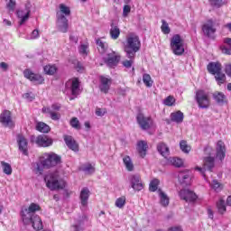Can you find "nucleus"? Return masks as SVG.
I'll use <instances>...</instances> for the list:
<instances>
[{"mask_svg":"<svg viewBox=\"0 0 231 231\" xmlns=\"http://www.w3.org/2000/svg\"><path fill=\"white\" fill-rule=\"evenodd\" d=\"M0 123L2 125H4V127H9V129L14 127L15 124L12 119V112H10V110L3 111V113L0 115Z\"/></svg>","mask_w":231,"mask_h":231,"instance_id":"nucleus-11","label":"nucleus"},{"mask_svg":"<svg viewBox=\"0 0 231 231\" xmlns=\"http://www.w3.org/2000/svg\"><path fill=\"white\" fill-rule=\"evenodd\" d=\"M70 125L74 129H80V121H79V118L72 117L70 120Z\"/></svg>","mask_w":231,"mask_h":231,"instance_id":"nucleus-53","label":"nucleus"},{"mask_svg":"<svg viewBox=\"0 0 231 231\" xmlns=\"http://www.w3.org/2000/svg\"><path fill=\"white\" fill-rule=\"evenodd\" d=\"M143 82L146 88H152V79H151V75L143 74Z\"/></svg>","mask_w":231,"mask_h":231,"instance_id":"nucleus-42","label":"nucleus"},{"mask_svg":"<svg viewBox=\"0 0 231 231\" xmlns=\"http://www.w3.org/2000/svg\"><path fill=\"white\" fill-rule=\"evenodd\" d=\"M180 150L182 151V152H186V153L190 152V146H189V144H187V141L181 140L180 142Z\"/></svg>","mask_w":231,"mask_h":231,"instance_id":"nucleus-46","label":"nucleus"},{"mask_svg":"<svg viewBox=\"0 0 231 231\" xmlns=\"http://www.w3.org/2000/svg\"><path fill=\"white\" fill-rule=\"evenodd\" d=\"M63 140L67 145L70 149V151H74V152H79V143L73 138L71 135H63Z\"/></svg>","mask_w":231,"mask_h":231,"instance_id":"nucleus-18","label":"nucleus"},{"mask_svg":"<svg viewBox=\"0 0 231 231\" xmlns=\"http://www.w3.org/2000/svg\"><path fill=\"white\" fill-rule=\"evenodd\" d=\"M180 199L186 201V203H194L198 199V195L190 189H180L179 192Z\"/></svg>","mask_w":231,"mask_h":231,"instance_id":"nucleus-14","label":"nucleus"},{"mask_svg":"<svg viewBox=\"0 0 231 231\" xmlns=\"http://www.w3.org/2000/svg\"><path fill=\"white\" fill-rule=\"evenodd\" d=\"M217 158L222 162L225 160V156H226V148L225 147V143L223 141H218L217 143Z\"/></svg>","mask_w":231,"mask_h":231,"instance_id":"nucleus-21","label":"nucleus"},{"mask_svg":"<svg viewBox=\"0 0 231 231\" xmlns=\"http://www.w3.org/2000/svg\"><path fill=\"white\" fill-rule=\"evenodd\" d=\"M174 102H176L174 97L169 96L164 99V106H168V107H171L174 106Z\"/></svg>","mask_w":231,"mask_h":231,"instance_id":"nucleus-50","label":"nucleus"},{"mask_svg":"<svg viewBox=\"0 0 231 231\" xmlns=\"http://www.w3.org/2000/svg\"><path fill=\"white\" fill-rule=\"evenodd\" d=\"M111 88V79L101 76L100 77V85L99 89L102 93L107 94L109 93V89Z\"/></svg>","mask_w":231,"mask_h":231,"instance_id":"nucleus-20","label":"nucleus"},{"mask_svg":"<svg viewBox=\"0 0 231 231\" xmlns=\"http://www.w3.org/2000/svg\"><path fill=\"white\" fill-rule=\"evenodd\" d=\"M110 26V37L114 41H116V39L120 37V28L117 25H115V23L113 22L111 23Z\"/></svg>","mask_w":231,"mask_h":231,"instance_id":"nucleus-29","label":"nucleus"},{"mask_svg":"<svg viewBox=\"0 0 231 231\" xmlns=\"http://www.w3.org/2000/svg\"><path fill=\"white\" fill-rule=\"evenodd\" d=\"M157 151L164 158H167V156H169V148L167 147V144H165L164 143H161L157 145Z\"/></svg>","mask_w":231,"mask_h":231,"instance_id":"nucleus-34","label":"nucleus"},{"mask_svg":"<svg viewBox=\"0 0 231 231\" xmlns=\"http://www.w3.org/2000/svg\"><path fill=\"white\" fill-rule=\"evenodd\" d=\"M79 198L82 207H86L88 205V199H89V189L83 188L81 189Z\"/></svg>","mask_w":231,"mask_h":231,"instance_id":"nucleus-27","label":"nucleus"},{"mask_svg":"<svg viewBox=\"0 0 231 231\" xmlns=\"http://www.w3.org/2000/svg\"><path fill=\"white\" fill-rule=\"evenodd\" d=\"M6 6L10 12H14V10H15V1L9 0V2L6 4Z\"/></svg>","mask_w":231,"mask_h":231,"instance_id":"nucleus-56","label":"nucleus"},{"mask_svg":"<svg viewBox=\"0 0 231 231\" xmlns=\"http://www.w3.org/2000/svg\"><path fill=\"white\" fill-rule=\"evenodd\" d=\"M226 45L220 46V50L224 55H231V38H226L224 40Z\"/></svg>","mask_w":231,"mask_h":231,"instance_id":"nucleus-28","label":"nucleus"},{"mask_svg":"<svg viewBox=\"0 0 231 231\" xmlns=\"http://www.w3.org/2000/svg\"><path fill=\"white\" fill-rule=\"evenodd\" d=\"M23 75L25 79H28L33 84H36V85L44 84V77H42L40 74L33 73L32 70H30V69H26L23 71Z\"/></svg>","mask_w":231,"mask_h":231,"instance_id":"nucleus-12","label":"nucleus"},{"mask_svg":"<svg viewBox=\"0 0 231 231\" xmlns=\"http://www.w3.org/2000/svg\"><path fill=\"white\" fill-rule=\"evenodd\" d=\"M28 40L39 39V30L35 29L32 32L30 37H27Z\"/></svg>","mask_w":231,"mask_h":231,"instance_id":"nucleus-55","label":"nucleus"},{"mask_svg":"<svg viewBox=\"0 0 231 231\" xmlns=\"http://www.w3.org/2000/svg\"><path fill=\"white\" fill-rule=\"evenodd\" d=\"M51 129L50 125L44 122H38L36 124V131H39V133H48Z\"/></svg>","mask_w":231,"mask_h":231,"instance_id":"nucleus-36","label":"nucleus"},{"mask_svg":"<svg viewBox=\"0 0 231 231\" xmlns=\"http://www.w3.org/2000/svg\"><path fill=\"white\" fill-rule=\"evenodd\" d=\"M142 43L140 38L136 35H130L126 39V44L125 45V51L128 59H134L137 51H140Z\"/></svg>","mask_w":231,"mask_h":231,"instance_id":"nucleus-1","label":"nucleus"},{"mask_svg":"<svg viewBox=\"0 0 231 231\" xmlns=\"http://www.w3.org/2000/svg\"><path fill=\"white\" fill-rule=\"evenodd\" d=\"M44 169H45L44 166H42L41 162H38L36 164V171L40 172V174H42V172L44 171Z\"/></svg>","mask_w":231,"mask_h":231,"instance_id":"nucleus-62","label":"nucleus"},{"mask_svg":"<svg viewBox=\"0 0 231 231\" xmlns=\"http://www.w3.org/2000/svg\"><path fill=\"white\" fill-rule=\"evenodd\" d=\"M79 91H80V82L76 79L72 81L71 94L73 97H77L79 95Z\"/></svg>","mask_w":231,"mask_h":231,"instance_id":"nucleus-35","label":"nucleus"},{"mask_svg":"<svg viewBox=\"0 0 231 231\" xmlns=\"http://www.w3.org/2000/svg\"><path fill=\"white\" fill-rule=\"evenodd\" d=\"M215 80L217 82L218 86H221V84H225V82H226V76L221 70L215 74Z\"/></svg>","mask_w":231,"mask_h":231,"instance_id":"nucleus-38","label":"nucleus"},{"mask_svg":"<svg viewBox=\"0 0 231 231\" xmlns=\"http://www.w3.org/2000/svg\"><path fill=\"white\" fill-rule=\"evenodd\" d=\"M79 52L82 53L83 55H88V46L82 44L79 48Z\"/></svg>","mask_w":231,"mask_h":231,"instance_id":"nucleus-61","label":"nucleus"},{"mask_svg":"<svg viewBox=\"0 0 231 231\" xmlns=\"http://www.w3.org/2000/svg\"><path fill=\"white\" fill-rule=\"evenodd\" d=\"M60 12L61 14V15H71V10L69 9V7L66 6V5L64 4H60Z\"/></svg>","mask_w":231,"mask_h":231,"instance_id":"nucleus-43","label":"nucleus"},{"mask_svg":"<svg viewBox=\"0 0 231 231\" xmlns=\"http://www.w3.org/2000/svg\"><path fill=\"white\" fill-rule=\"evenodd\" d=\"M41 163L42 167L51 169V167H56V165L62 163V157L53 152L44 153V159L41 158Z\"/></svg>","mask_w":231,"mask_h":231,"instance_id":"nucleus-5","label":"nucleus"},{"mask_svg":"<svg viewBox=\"0 0 231 231\" xmlns=\"http://www.w3.org/2000/svg\"><path fill=\"white\" fill-rule=\"evenodd\" d=\"M131 14V5H125L123 8V17H127Z\"/></svg>","mask_w":231,"mask_h":231,"instance_id":"nucleus-54","label":"nucleus"},{"mask_svg":"<svg viewBox=\"0 0 231 231\" xmlns=\"http://www.w3.org/2000/svg\"><path fill=\"white\" fill-rule=\"evenodd\" d=\"M225 71L227 77L231 78V64L226 66Z\"/></svg>","mask_w":231,"mask_h":231,"instance_id":"nucleus-63","label":"nucleus"},{"mask_svg":"<svg viewBox=\"0 0 231 231\" xmlns=\"http://www.w3.org/2000/svg\"><path fill=\"white\" fill-rule=\"evenodd\" d=\"M137 124L140 125L143 131H147L151 129V125H152V118L151 116H145L143 114L139 113L136 116Z\"/></svg>","mask_w":231,"mask_h":231,"instance_id":"nucleus-10","label":"nucleus"},{"mask_svg":"<svg viewBox=\"0 0 231 231\" xmlns=\"http://www.w3.org/2000/svg\"><path fill=\"white\" fill-rule=\"evenodd\" d=\"M195 100L200 109H208L210 107V97L208 92L203 89L196 91Z\"/></svg>","mask_w":231,"mask_h":231,"instance_id":"nucleus-6","label":"nucleus"},{"mask_svg":"<svg viewBox=\"0 0 231 231\" xmlns=\"http://www.w3.org/2000/svg\"><path fill=\"white\" fill-rule=\"evenodd\" d=\"M17 17L21 19L19 22L20 26H23L24 24V22L30 18V9H27V12L24 13V11H17Z\"/></svg>","mask_w":231,"mask_h":231,"instance_id":"nucleus-33","label":"nucleus"},{"mask_svg":"<svg viewBox=\"0 0 231 231\" xmlns=\"http://www.w3.org/2000/svg\"><path fill=\"white\" fill-rule=\"evenodd\" d=\"M222 69H223V66L218 61L217 62L211 61L208 65V71L211 75H216L217 73H219L220 71H222Z\"/></svg>","mask_w":231,"mask_h":231,"instance_id":"nucleus-22","label":"nucleus"},{"mask_svg":"<svg viewBox=\"0 0 231 231\" xmlns=\"http://www.w3.org/2000/svg\"><path fill=\"white\" fill-rule=\"evenodd\" d=\"M44 181L50 190H62V189L66 187V181L62 179H59V172L57 171L45 175Z\"/></svg>","mask_w":231,"mask_h":231,"instance_id":"nucleus-2","label":"nucleus"},{"mask_svg":"<svg viewBox=\"0 0 231 231\" xmlns=\"http://www.w3.org/2000/svg\"><path fill=\"white\" fill-rule=\"evenodd\" d=\"M125 206V197L118 198L116 200V207H117V208H124Z\"/></svg>","mask_w":231,"mask_h":231,"instance_id":"nucleus-51","label":"nucleus"},{"mask_svg":"<svg viewBox=\"0 0 231 231\" xmlns=\"http://www.w3.org/2000/svg\"><path fill=\"white\" fill-rule=\"evenodd\" d=\"M1 165H2L4 174H6L7 176L12 175L13 170H12V165H10V163L5 162L4 161H2Z\"/></svg>","mask_w":231,"mask_h":231,"instance_id":"nucleus-39","label":"nucleus"},{"mask_svg":"<svg viewBox=\"0 0 231 231\" xmlns=\"http://www.w3.org/2000/svg\"><path fill=\"white\" fill-rule=\"evenodd\" d=\"M105 62L109 68H115V66H118V62H120V56L108 54V57L105 59Z\"/></svg>","mask_w":231,"mask_h":231,"instance_id":"nucleus-23","label":"nucleus"},{"mask_svg":"<svg viewBox=\"0 0 231 231\" xmlns=\"http://www.w3.org/2000/svg\"><path fill=\"white\" fill-rule=\"evenodd\" d=\"M39 210H41V206L37 203H31L28 208H22L21 217L23 225L32 223V218L35 217V216H39L35 214V212H39Z\"/></svg>","mask_w":231,"mask_h":231,"instance_id":"nucleus-3","label":"nucleus"},{"mask_svg":"<svg viewBox=\"0 0 231 231\" xmlns=\"http://www.w3.org/2000/svg\"><path fill=\"white\" fill-rule=\"evenodd\" d=\"M18 143V149L24 156H28V140L24 138V135L19 134L16 136Z\"/></svg>","mask_w":231,"mask_h":231,"instance_id":"nucleus-17","label":"nucleus"},{"mask_svg":"<svg viewBox=\"0 0 231 231\" xmlns=\"http://www.w3.org/2000/svg\"><path fill=\"white\" fill-rule=\"evenodd\" d=\"M43 70L46 75H55L57 73V67L55 65H46Z\"/></svg>","mask_w":231,"mask_h":231,"instance_id":"nucleus-40","label":"nucleus"},{"mask_svg":"<svg viewBox=\"0 0 231 231\" xmlns=\"http://www.w3.org/2000/svg\"><path fill=\"white\" fill-rule=\"evenodd\" d=\"M192 171L190 170H183L179 171L178 180L179 183L182 185V187H189L192 185Z\"/></svg>","mask_w":231,"mask_h":231,"instance_id":"nucleus-8","label":"nucleus"},{"mask_svg":"<svg viewBox=\"0 0 231 231\" xmlns=\"http://www.w3.org/2000/svg\"><path fill=\"white\" fill-rule=\"evenodd\" d=\"M128 181L132 189L137 192L143 189V184L142 183V178L138 174H132L128 177Z\"/></svg>","mask_w":231,"mask_h":231,"instance_id":"nucleus-13","label":"nucleus"},{"mask_svg":"<svg viewBox=\"0 0 231 231\" xmlns=\"http://www.w3.org/2000/svg\"><path fill=\"white\" fill-rule=\"evenodd\" d=\"M183 113L181 111L173 112L171 114V122H176V124H181L183 122Z\"/></svg>","mask_w":231,"mask_h":231,"instance_id":"nucleus-30","label":"nucleus"},{"mask_svg":"<svg viewBox=\"0 0 231 231\" xmlns=\"http://www.w3.org/2000/svg\"><path fill=\"white\" fill-rule=\"evenodd\" d=\"M157 192L159 194V198L161 199V205L162 207H169V197L167 196V194H165V192H163L162 189H159Z\"/></svg>","mask_w":231,"mask_h":231,"instance_id":"nucleus-31","label":"nucleus"},{"mask_svg":"<svg viewBox=\"0 0 231 231\" xmlns=\"http://www.w3.org/2000/svg\"><path fill=\"white\" fill-rule=\"evenodd\" d=\"M216 166V159L208 156L204 159V169L212 172V169Z\"/></svg>","mask_w":231,"mask_h":231,"instance_id":"nucleus-25","label":"nucleus"},{"mask_svg":"<svg viewBox=\"0 0 231 231\" xmlns=\"http://www.w3.org/2000/svg\"><path fill=\"white\" fill-rule=\"evenodd\" d=\"M137 151L141 158H145V154H147V142L139 141L137 143Z\"/></svg>","mask_w":231,"mask_h":231,"instance_id":"nucleus-26","label":"nucleus"},{"mask_svg":"<svg viewBox=\"0 0 231 231\" xmlns=\"http://www.w3.org/2000/svg\"><path fill=\"white\" fill-rule=\"evenodd\" d=\"M123 162L129 172H133V171H134V164H133V161L129 155H125L123 158Z\"/></svg>","mask_w":231,"mask_h":231,"instance_id":"nucleus-32","label":"nucleus"},{"mask_svg":"<svg viewBox=\"0 0 231 231\" xmlns=\"http://www.w3.org/2000/svg\"><path fill=\"white\" fill-rule=\"evenodd\" d=\"M169 162L173 164L174 167H183V160L178 157H171Z\"/></svg>","mask_w":231,"mask_h":231,"instance_id":"nucleus-41","label":"nucleus"},{"mask_svg":"<svg viewBox=\"0 0 231 231\" xmlns=\"http://www.w3.org/2000/svg\"><path fill=\"white\" fill-rule=\"evenodd\" d=\"M23 97H25L26 100H29L30 102H32V100H35V96H33V94L32 93L23 94Z\"/></svg>","mask_w":231,"mask_h":231,"instance_id":"nucleus-59","label":"nucleus"},{"mask_svg":"<svg viewBox=\"0 0 231 231\" xmlns=\"http://www.w3.org/2000/svg\"><path fill=\"white\" fill-rule=\"evenodd\" d=\"M212 187L215 190H221V183H219L217 180L212 181Z\"/></svg>","mask_w":231,"mask_h":231,"instance_id":"nucleus-57","label":"nucleus"},{"mask_svg":"<svg viewBox=\"0 0 231 231\" xmlns=\"http://www.w3.org/2000/svg\"><path fill=\"white\" fill-rule=\"evenodd\" d=\"M57 26L59 32L67 33L69 28L68 18L64 14H60V13H57Z\"/></svg>","mask_w":231,"mask_h":231,"instance_id":"nucleus-16","label":"nucleus"},{"mask_svg":"<svg viewBox=\"0 0 231 231\" xmlns=\"http://www.w3.org/2000/svg\"><path fill=\"white\" fill-rule=\"evenodd\" d=\"M217 208L219 214H225V212H226V206H225V200H223V199H220L217 203Z\"/></svg>","mask_w":231,"mask_h":231,"instance_id":"nucleus-45","label":"nucleus"},{"mask_svg":"<svg viewBox=\"0 0 231 231\" xmlns=\"http://www.w3.org/2000/svg\"><path fill=\"white\" fill-rule=\"evenodd\" d=\"M133 59H131V60H124L123 62H122V64H123V66L125 67V68H127V69H129V68H131L132 66H133Z\"/></svg>","mask_w":231,"mask_h":231,"instance_id":"nucleus-58","label":"nucleus"},{"mask_svg":"<svg viewBox=\"0 0 231 231\" xmlns=\"http://www.w3.org/2000/svg\"><path fill=\"white\" fill-rule=\"evenodd\" d=\"M216 26H219V22L217 20L209 19L202 26V32L206 37H212L217 32Z\"/></svg>","mask_w":231,"mask_h":231,"instance_id":"nucleus-9","label":"nucleus"},{"mask_svg":"<svg viewBox=\"0 0 231 231\" xmlns=\"http://www.w3.org/2000/svg\"><path fill=\"white\" fill-rule=\"evenodd\" d=\"M168 231H183V229L180 226H173L170 227Z\"/></svg>","mask_w":231,"mask_h":231,"instance_id":"nucleus-64","label":"nucleus"},{"mask_svg":"<svg viewBox=\"0 0 231 231\" xmlns=\"http://www.w3.org/2000/svg\"><path fill=\"white\" fill-rule=\"evenodd\" d=\"M162 24L161 26V30L162 33H164V35H169V33H171V28L169 27V23L165 20H162Z\"/></svg>","mask_w":231,"mask_h":231,"instance_id":"nucleus-44","label":"nucleus"},{"mask_svg":"<svg viewBox=\"0 0 231 231\" xmlns=\"http://www.w3.org/2000/svg\"><path fill=\"white\" fill-rule=\"evenodd\" d=\"M212 97L217 106H225V104H228V98L223 92L216 91L213 93Z\"/></svg>","mask_w":231,"mask_h":231,"instance_id":"nucleus-19","label":"nucleus"},{"mask_svg":"<svg viewBox=\"0 0 231 231\" xmlns=\"http://www.w3.org/2000/svg\"><path fill=\"white\" fill-rule=\"evenodd\" d=\"M31 143H36L38 147H50L53 144V140L45 134H40L37 137L35 135L31 136Z\"/></svg>","mask_w":231,"mask_h":231,"instance_id":"nucleus-7","label":"nucleus"},{"mask_svg":"<svg viewBox=\"0 0 231 231\" xmlns=\"http://www.w3.org/2000/svg\"><path fill=\"white\" fill-rule=\"evenodd\" d=\"M96 44L97 46L99 53L104 54L106 51H107L108 45L107 43L102 42V40L97 39L96 41Z\"/></svg>","mask_w":231,"mask_h":231,"instance_id":"nucleus-37","label":"nucleus"},{"mask_svg":"<svg viewBox=\"0 0 231 231\" xmlns=\"http://www.w3.org/2000/svg\"><path fill=\"white\" fill-rule=\"evenodd\" d=\"M195 171H199V172H200V174H202V176H203V178L205 179V180H207V174H205V171H207V170H205V167L204 168H201V167H196L195 168Z\"/></svg>","mask_w":231,"mask_h":231,"instance_id":"nucleus-60","label":"nucleus"},{"mask_svg":"<svg viewBox=\"0 0 231 231\" xmlns=\"http://www.w3.org/2000/svg\"><path fill=\"white\" fill-rule=\"evenodd\" d=\"M83 172H86L87 174H93L95 172V167L91 165V163H88L82 168Z\"/></svg>","mask_w":231,"mask_h":231,"instance_id":"nucleus-49","label":"nucleus"},{"mask_svg":"<svg viewBox=\"0 0 231 231\" xmlns=\"http://www.w3.org/2000/svg\"><path fill=\"white\" fill-rule=\"evenodd\" d=\"M48 115H50L51 120H60V114L51 109H48Z\"/></svg>","mask_w":231,"mask_h":231,"instance_id":"nucleus-52","label":"nucleus"},{"mask_svg":"<svg viewBox=\"0 0 231 231\" xmlns=\"http://www.w3.org/2000/svg\"><path fill=\"white\" fill-rule=\"evenodd\" d=\"M211 6H214L215 8H221L225 3H226V0H209Z\"/></svg>","mask_w":231,"mask_h":231,"instance_id":"nucleus-48","label":"nucleus"},{"mask_svg":"<svg viewBox=\"0 0 231 231\" xmlns=\"http://www.w3.org/2000/svg\"><path fill=\"white\" fill-rule=\"evenodd\" d=\"M170 46L171 51L178 57L185 53V42L180 34H175L171 37Z\"/></svg>","mask_w":231,"mask_h":231,"instance_id":"nucleus-4","label":"nucleus"},{"mask_svg":"<svg viewBox=\"0 0 231 231\" xmlns=\"http://www.w3.org/2000/svg\"><path fill=\"white\" fill-rule=\"evenodd\" d=\"M158 185H160V180H158V179L152 180L150 182V188L149 190L151 192H156V190H158Z\"/></svg>","mask_w":231,"mask_h":231,"instance_id":"nucleus-47","label":"nucleus"},{"mask_svg":"<svg viewBox=\"0 0 231 231\" xmlns=\"http://www.w3.org/2000/svg\"><path fill=\"white\" fill-rule=\"evenodd\" d=\"M74 224L71 226V231H84V223L88 221V216L82 214L74 219Z\"/></svg>","mask_w":231,"mask_h":231,"instance_id":"nucleus-15","label":"nucleus"},{"mask_svg":"<svg viewBox=\"0 0 231 231\" xmlns=\"http://www.w3.org/2000/svg\"><path fill=\"white\" fill-rule=\"evenodd\" d=\"M24 225H32V228L34 230H42V220L41 219V217L39 216H34L29 224H24Z\"/></svg>","mask_w":231,"mask_h":231,"instance_id":"nucleus-24","label":"nucleus"}]
</instances>
